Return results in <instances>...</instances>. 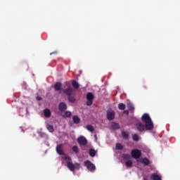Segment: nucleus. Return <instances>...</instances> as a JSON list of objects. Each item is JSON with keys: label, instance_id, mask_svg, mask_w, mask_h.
<instances>
[{"label": "nucleus", "instance_id": "f257e3e1", "mask_svg": "<svg viewBox=\"0 0 180 180\" xmlns=\"http://www.w3.org/2000/svg\"><path fill=\"white\" fill-rule=\"evenodd\" d=\"M141 120L143 123H145L146 130H153V129H154L153 120H151V117L148 113H145L142 115Z\"/></svg>", "mask_w": 180, "mask_h": 180}, {"label": "nucleus", "instance_id": "f03ea898", "mask_svg": "<svg viewBox=\"0 0 180 180\" xmlns=\"http://www.w3.org/2000/svg\"><path fill=\"white\" fill-rule=\"evenodd\" d=\"M67 167L68 168V169H70V171L74 172L75 169H79V168L81 167V165H79V163H75L74 165L72 162H68L67 163Z\"/></svg>", "mask_w": 180, "mask_h": 180}, {"label": "nucleus", "instance_id": "7ed1b4c3", "mask_svg": "<svg viewBox=\"0 0 180 180\" xmlns=\"http://www.w3.org/2000/svg\"><path fill=\"white\" fill-rule=\"evenodd\" d=\"M84 165L85 167H86L87 169H89V171H90L91 172H94V171L96 169L95 165H94V163H92V162L89 160H86V162H84Z\"/></svg>", "mask_w": 180, "mask_h": 180}, {"label": "nucleus", "instance_id": "20e7f679", "mask_svg": "<svg viewBox=\"0 0 180 180\" xmlns=\"http://www.w3.org/2000/svg\"><path fill=\"white\" fill-rule=\"evenodd\" d=\"M132 158L137 160L141 157V150L139 149H134L131 152Z\"/></svg>", "mask_w": 180, "mask_h": 180}, {"label": "nucleus", "instance_id": "39448f33", "mask_svg": "<svg viewBox=\"0 0 180 180\" xmlns=\"http://www.w3.org/2000/svg\"><path fill=\"white\" fill-rule=\"evenodd\" d=\"M86 105L87 106H91L94 103V94L89 92L86 94Z\"/></svg>", "mask_w": 180, "mask_h": 180}, {"label": "nucleus", "instance_id": "423d86ee", "mask_svg": "<svg viewBox=\"0 0 180 180\" xmlns=\"http://www.w3.org/2000/svg\"><path fill=\"white\" fill-rule=\"evenodd\" d=\"M77 143L79 146H86L88 144V140L85 136H80L77 139Z\"/></svg>", "mask_w": 180, "mask_h": 180}, {"label": "nucleus", "instance_id": "0eeeda50", "mask_svg": "<svg viewBox=\"0 0 180 180\" xmlns=\"http://www.w3.org/2000/svg\"><path fill=\"white\" fill-rule=\"evenodd\" d=\"M107 119L108 120H113L115 119V111L112 109L107 110Z\"/></svg>", "mask_w": 180, "mask_h": 180}, {"label": "nucleus", "instance_id": "6e6552de", "mask_svg": "<svg viewBox=\"0 0 180 180\" xmlns=\"http://www.w3.org/2000/svg\"><path fill=\"white\" fill-rule=\"evenodd\" d=\"M136 127L139 131L143 132L146 130V126L143 124L141 122H138L136 124Z\"/></svg>", "mask_w": 180, "mask_h": 180}, {"label": "nucleus", "instance_id": "1a4fd4ad", "mask_svg": "<svg viewBox=\"0 0 180 180\" xmlns=\"http://www.w3.org/2000/svg\"><path fill=\"white\" fill-rule=\"evenodd\" d=\"M56 152L59 155H64V151H63V145L59 144L56 146Z\"/></svg>", "mask_w": 180, "mask_h": 180}, {"label": "nucleus", "instance_id": "9d476101", "mask_svg": "<svg viewBox=\"0 0 180 180\" xmlns=\"http://www.w3.org/2000/svg\"><path fill=\"white\" fill-rule=\"evenodd\" d=\"M59 110L60 112H65V110H67V104H65V103H60L59 105Z\"/></svg>", "mask_w": 180, "mask_h": 180}, {"label": "nucleus", "instance_id": "9b49d317", "mask_svg": "<svg viewBox=\"0 0 180 180\" xmlns=\"http://www.w3.org/2000/svg\"><path fill=\"white\" fill-rule=\"evenodd\" d=\"M150 179H152V180H162V179H161V176L160 175H158V174H157V173L152 174L150 176Z\"/></svg>", "mask_w": 180, "mask_h": 180}, {"label": "nucleus", "instance_id": "f8f14e48", "mask_svg": "<svg viewBox=\"0 0 180 180\" xmlns=\"http://www.w3.org/2000/svg\"><path fill=\"white\" fill-rule=\"evenodd\" d=\"M62 86H63V84H61V82H58L54 85V89L55 91H61Z\"/></svg>", "mask_w": 180, "mask_h": 180}, {"label": "nucleus", "instance_id": "ddd939ff", "mask_svg": "<svg viewBox=\"0 0 180 180\" xmlns=\"http://www.w3.org/2000/svg\"><path fill=\"white\" fill-rule=\"evenodd\" d=\"M63 92L65 93V95H67V96H71L72 95V89L71 87H69L65 90H63Z\"/></svg>", "mask_w": 180, "mask_h": 180}, {"label": "nucleus", "instance_id": "4468645a", "mask_svg": "<svg viewBox=\"0 0 180 180\" xmlns=\"http://www.w3.org/2000/svg\"><path fill=\"white\" fill-rule=\"evenodd\" d=\"M72 120H73V123H75V124H78V123H79V122H81V119L79 118V117H78V115H74L72 117Z\"/></svg>", "mask_w": 180, "mask_h": 180}, {"label": "nucleus", "instance_id": "2eb2a0df", "mask_svg": "<svg viewBox=\"0 0 180 180\" xmlns=\"http://www.w3.org/2000/svg\"><path fill=\"white\" fill-rule=\"evenodd\" d=\"M44 115L45 117H50V116H51V111H50L49 109L46 108L44 110Z\"/></svg>", "mask_w": 180, "mask_h": 180}, {"label": "nucleus", "instance_id": "dca6fc26", "mask_svg": "<svg viewBox=\"0 0 180 180\" xmlns=\"http://www.w3.org/2000/svg\"><path fill=\"white\" fill-rule=\"evenodd\" d=\"M111 127L113 130H118V129H120V125L117 122H112L111 124Z\"/></svg>", "mask_w": 180, "mask_h": 180}, {"label": "nucleus", "instance_id": "f3484780", "mask_svg": "<svg viewBox=\"0 0 180 180\" xmlns=\"http://www.w3.org/2000/svg\"><path fill=\"white\" fill-rule=\"evenodd\" d=\"M141 162L142 164H144V165H150V160L147 158H144L141 160Z\"/></svg>", "mask_w": 180, "mask_h": 180}, {"label": "nucleus", "instance_id": "a211bd4d", "mask_svg": "<svg viewBox=\"0 0 180 180\" xmlns=\"http://www.w3.org/2000/svg\"><path fill=\"white\" fill-rule=\"evenodd\" d=\"M72 85L75 89H78V88H79V84L75 80H72Z\"/></svg>", "mask_w": 180, "mask_h": 180}, {"label": "nucleus", "instance_id": "6ab92c4d", "mask_svg": "<svg viewBox=\"0 0 180 180\" xmlns=\"http://www.w3.org/2000/svg\"><path fill=\"white\" fill-rule=\"evenodd\" d=\"M131 156L130 154H123L122 155V159L124 160L125 161H129L130 160Z\"/></svg>", "mask_w": 180, "mask_h": 180}, {"label": "nucleus", "instance_id": "aec40b11", "mask_svg": "<svg viewBox=\"0 0 180 180\" xmlns=\"http://www.w3.org/2000/svg\"><path fill=\"white\" fill-rule=\"evenodd\" d=\"M118 109L120 110H124V109H126V105L124 103H119L118 104Z\"/></svg>", "mask_w": 180, "mask_h": 180}, {"label": "nucleus", "instance_id": "412c9836", "mask_svg": "<svg viewBox=\"0 0 180 180\" xmlns=\"http://www.w3.org/2000/svg\"><path fill=\"white\" fill-rule=\"evenodd\" d=\"M68 101H69V102H70V103H75L76 99L74 96H69Z\"/></svg>", "mask_w": 180, "mask_h": 180}, {"label": "nucleus", "instance_id": "4be33fe9", "mask_svg": "<svg viewBox=\"0 0 180 180\" xmlns=\"http://www.w3.org/2000/svg\"><path fill=\"white\" fill-rule=\"evenodd\" d=\"M121 134H122L123 139H124L125 140L129 139V133L128 132L122 131L121 132Z\"/></svg>", "mask_w": 180, "mask_h": 180}, {"label": "nucleus", "instance_id": "5701e85b", "mask_svg": "<svg viewBox=\"0 0 180 180\" xmlns=\"http://www.w3.org/2000/svg\"><path fill=\"white\" fill-rule=\"evenodd\" d=\"M127 106L129 110H130L131 112H134V105H133L131 104V103H127Z\"/></svg>", "mask_w": 180, "mask_h": 180}, {"label": "nucleus", "instance_id": "b1692460", "mask_svg": "<svg viewBox=\"0 0 180 180\" xmlns=\"http://www.w3.org/2000/svg\"><path fill=\"white\" fill-rule=\"evenodd\" d=\"M46 129L50 131V133H53V131H54V127H53V125L47 124Z\"/></svg>", "mask_w": 180, "mask_h": 180}, {"label": "nucleus", "instance_id": "393cba45", "mask_svg": "<svg viewBox=\"0 0 180 180\" xmlns=\"http://www.w3.org/2000/svg\"><path fill=\"white\" fill-rule=\"evenodd\" d=\"M89 155L90 157H95V155H96V151L95 150V149L89 150Z\"/></svg>", "mask_w": 180, "mask_h": 180}, {"label": "nucleus", "instance_id": "a878e982", "mask_svg": "<svg viewBox=\"0 0 180 180\" xmlns=\"http://www.w3.org/2000/svg\"><path fill=\"white\" fill-rule=\"evenodd\" d=\"M71 112L70 111H65L64 114L63 115V117H71Z\"/></svg>", "mask_w": 180, "mask_h": 180}, {"label": "nucleus", "instance_id": "bb28decb", "mask_svg": "<svg viewBox=\"0 0 180 180\" xmlns=\"http://www.w3.org/2000/svg\"><path fill=\"white\" fill-rule=\"evenodd\" d=\"M86 129L89 131H91V133L94 132V130H95L94 129V127L91 124H88L86 125Z\"/></svg>", "mask_w": 180, "mask_h": 180}, {"label": "nucleus", "instance_id": "cd10ccee", "mask_svg": "<svg viewBox=\"0 0 180 180\" xmlns=\"http://www.w3.org/2000/svg\"><path fill=\"white\" fill-rule=\"evenodd\" d=\"M139 135L137 134H134L133 136H132V140H134V141H139Z\"/></svg>", "mask_w": 180, "mask_h": 180}, {"label": "nucleus", "instance_id": "c85d7f7f", "mask_svg": "<svg viewBox=\"0 0 180 180\" xmlns=\"http://www.w3.org/2000/svg\"><path fill=\"white\" fill-rule=\"evenodd\" d=\"M115 148L116 150H123V146L122 143H116Z\"/></svg>", "mask_w": 180, "mask_h": 180}, {"label": "nucleus", "instance_id": "c756f323", "mask_svg": "<svg viewBox=\"0 0 180 180\" xmlns=\"http://www.w3.org/2000/svg\"><path fill=\"white\" fill-rule=\"evenodd\" d=\"M125 165H127V167H132L133 162H131V160H127L125 162Z\"/></svg>", "mask_w": 180, "mask_h": 180}, {"label": "nucleus", "instance_id": "7c9ffc66", "mask_svg": "<svg viewBox=\"0 0 180 180\" xmlns=\"http://www.w3.org/2000/svg\"><path fill=\"white\" fill-rule=\"evenodd\" d=\"M72 151L75 152V154H78V152H79V150H78V146H74L72 147Z\"/></svg>", "mask_w": 180, "mask_h": 180}, {"label": "nucleus", "instance_id": "2f4dec72", "mask_svg": "<svg viewBox=\"0 0 180 180\" xmlns=\"http://www.w3.org/2000/svg\"><path fill=\"white\" fill-rule=\"evenodd\" d=\"M64 160H66L68 161H72V159H71V157L70 156H66L64 158Z\"/></svg>", "mask_w": 180, "mask_h": 180}, {"label": "nucleus", "instance_id": "473e14b6", "mask_svg": "<svg viewBox=\"0 0 180 180\" xmlns=\"http://www.w3.org/2000/svg\"><path fill=\"white\" fill-rule=\"evenodd\" d=\"M123 113H125V115H129V110H124Z\"/></svg>", "mask_w": 180, "mask_h": 180}, {"label": "nucleus", "instance_id": "72a5a7b5", "mask_svg": "<svg viewBox=\"0 0 180 180\" xmlns=\"http://www.w3.org/2000/svg\"><path fill=\"white\" fill-rule=\"evenodd\" d=\"M37 101H41V97L37 96Z\"/></svg>", "mask_w": 180, "mask_h": 180}, {"label": "nucleus", "instance_id": "f704fd0d", "mask_svg": "<svg viewBox=\"0 0 180 180\" xmlns=\"http://www.w3.org/2000/svg\"><path fill=\"white\" fill-rule=\"evenodd\" d=\"M143 180H148V179L147 177L144 176Z\"/></svg>", "mask_w": 180, "mask_h": 180}, {"label": "nucleus", "instance_id": "c9c22d12", "mask_svg": "<svg viewBox=\"0 0 180 180\" xmlns=\"http://www.w3.org/2000/svg\"><path fill=\"white\" fill-rule=\"evenodd\" d=\"M54 53H56V52H52V53H51L50 54H51H51H54Z\"/></svg>", "mask_w": 180, "mask_h": 180}]
</instances>
